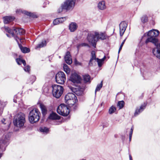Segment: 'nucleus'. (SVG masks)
<instances>
[{
    "label": "nucleus",
    "mask_w": 160,
    "mask_h": 160,
    "mask_svg": "<svg viewBox=\"0 0 160 160\" xmlns=\"http://www.w3.org/2000/svg\"><path fill=\"white\" fill-rule=\"evenodd\" d=\"M107 36L105 32L95 31L89 34L88 36V40L89 42L95 47L96 42L99 39H105Z\"/></svg>",
    "instance_id": "nucleus-1"
},
{
    "label": "nucleus",
    "mask_w": 160,
    "mask_h": 160,
    "mask_svg": "<svg viewBox=\"0 0 160 160\" xmlns=\"http://www.w3.org/2000/svg\"><path fill=\"white\" fill-rule=\"evenodd\" d=\"M26 122V115L22 112H19L14 117L13 123L16 127L21 128L24 125Z\"/></svg>",
    "instance_id": "nucleus-2"
},
{
    "label": "nucleus",
    "mask_w": 160,
    "mask_h": 160,
    "mask_svg": "<svg viewBox=\"0 0 160 160\" xmlns=\"http://www.w3.org/2000/svg\"><path fill=\"white\" fill-rule=\"evenodd\" d=\"M40 113L38 110L34 108L31 111L29 114L28 119L30 122L33 123L38 121L40 119Z\"/></svg>",
    "instance_id": "nucleus-3"
},
{
    "label": "nucleus",
    "mask_w": 160,
    "mask_h": 160,
    "mask_svg": "<svg viewBox=\"0 0 160 160\" xmlns=\"http://www.w3.org/2000/svg\"><path fill=\"white\" fill-rule=\"evenodd\" d=\"M52 88L53 96L57 98H59L63 93V87L59 85H53L52 86Z\"/></svg>",
    "instance_id": "nucleus-4"
},
{
    "label": "nucleus",
    "mask_w": 160,
    "mask_h": 160,
    "mask_svg": "<svg viewBox=\"0 0 160 160\" xmlns=\"http://www.w3.org/2000/svg\"><path fill=\"white\" fill-rule=\"evenodd\" d=\"M65 101L70 106L74 105L77 101V97L74 94L72 93H68L65 97Z\"/></svg>",
    "instance_id": "nucleus-5"
},
{
    "label": "nucleus",
    "mask_w": 160,
    "mask_h": 160,
    "mask_svg": "<svg viewBox=\"0 0 160 160\" xmlns=\"http://www.w3.org/2000/svg\"><path fill=\"white\" fill-rule=\"evenodd\" d=\"M57 112L63 116H67L70 112V110L67 106L64 104H61L58 108Z\"/></svg>",
    "instance_id": "nucleus-6"
},
{
    "label": "nucleus",
    "mask_w": 160,
    "mask_h": 160,
    "mask_svg": "<svg viewBox=\"0 0 160 160\" xmlns=\"http://www.w3.org/2000/svg\"><path fill=\"white\" fill-rule=\"evenodd\" d=\"M55 80L57 83L63 84L66 80L65 74L62 72H58L56 75Z\"/></svg>",
    "instance_id": "nucleus-7"
},
{
    "label": "nucleus",
    "mask_w": 160,
    "mask_h": 160,
    "mask_svg": "<svg viewBox=\"0 0 160 160\" xmlns=\"http://www.w3.org/2000/svg\"><path fill=\"white\" fill-rule=\"evenodd\" d=\"M76 0H67L62 4V7L65 9H72L74 6Z\"/></svg>",
    "instance_id": "nucleus-8"
},
{
    "label": "nucleus",
    "mask_w": 160,
    "mask_h": 160,
    "mask_svg": "<svg viewBox=\"0 0 160 160\" xmlns=\"http://www.w3.org/2000/svg\"><path fill=\"white\" fill-rule=\"evenodd\" d=\"M70 90L77 95L79 96L82 95L84 90V88L79 87H69Z\"/></svg>",
    "instance_id": "nucleus-9"
},
{
    "label": "nucleus",
    "mask_w": 160,
    "mask_h": 160,
    "mask_svg": "<svg viewBox=\"0 0 160 160\" xmlns=\"http://www.w3.org/2000/svg\"><path fill=\"white\" fill-rule=\"evenodd\" d=\"M81 80V77L75 73L72 74L70 78V80L74 84L80 83Z\"/></svg>",
    "instance_id": "nucleus-10"
},
{
    "label": "nucleus",
    "mask_w": 160,
    "mask_h": 160,
    "mask_svg": "<svg viewBox=\"0 0 160 160\" xmlns=\"http://www.w3.org/2000/svg\"><path fill=\"white\" fill-rule=\"evenodd\" d=\"M159 33V31L158 30L156 29H152L145 33L143 36H147L148 37H156L158 35Z\"/></svg>",
    "instance_id": "nucleus-11"
},
{
    "label": "nucleus",
    "mask_w": 160,
    "mask_h": 160,
    "mask_svg": "<svg viewBox=\"0 0 160 160\" xmlns=\"http://www.w3.org/2000/svg\"><path fill=\"white\" fill-rule=\"evenodd\" d=\"M128 24L125 22H122L119 24L120 35L121 36H122L123 35Z\"/></svg>",
    "instance_id": "nucleus-12"
},
{
    "label": "nucleus",
    "mask_w": 160,
    "mask_h": 160,
    "mask_svg": "<svg viewBox=\"0 0 160 160\" xmlns=\"http://www.w3.org/2000/svg\"><path fill=\"white\" fill-rule=\"evenodd\" d=\"M158 40L156 37H148L145 41V43L146 44H147L148 42H151L157 46V45L159 44L158 43Z\"/></svg>",
    "instance_id": "nucleus-13"
},
{
    "label": "nucleus",
    "mask_w": 160,
    "mask_h": 160,
    "mask_svg": "<svg viewBox=\"0 0 160 160\" xmlns=\"http://www.w3.org/2000/svg\"><path fill=\"white\" fill-rule=\"evenodd\" d=\"M152 52L155 56L160 59V43L157 44L156 47L153 49Z\"/></svg>",
    "instance_id": "nucleus-14"
},
{
    "label": "nucleus",
    "mask_w": 160,
    "mask_h": 160,
    "mask_svg": "<svg viewBox=\"0 0 160 160\" xmlns=\"http://www.w3.org/2000/svg\"><path fill=\"white\" fill-rule=\"evenodd\" d=\"M78 27L77 23L75 22H72L69 25V29L71 32H73L77 30Z\"/></svg>",
    "instance_id": "nucleus-15"
},
{
    "label": "nucleus",
    "mask_w": 160,
    "mask_h": 160,
    "mask_svg": "<svg viewBox=\"0 0 160 160\" xmlns=\"http://www.w3.org/2000/svg\"><path fill=\"white\" fill-rule=\"evenodd\" d=\"M64 59L67 64H70L72 63V60L69 52H66L64 57Z\"/></svg>",
    "instance_id": "nucleus-16"
},
{
    "label": "nucleus",
    "mask_w": 160,
    "mask_h": 160,
    "mask_svg": "<svg viewBox=\"0 0 160 160\" xmlns=\"http://www.w3.org/2000/svg\"><path fill=\"white\" fill-rule=\"evenodd\" d=\"M146 104L144 103L143 105H142L139 108H137L135 111L134 115L136 116L138 115L139 113L142 112L145 108Z\"/></svg>",
    "instance_id": "nucleus-17"
},
{
    "label": "nucleus",
    "mask_w": 160,
    "mask_h": 160,
    "mask_svg": "<svg viewBox=\"0 0 160 160\" xmlns=\"http://www.w3.org/2000/svg\"><path fill=\"white\" fill-rule=\"evenodd\" d=\"M66 20L65 17H62L56 18L53 21V24L54 25H57L60 23H62Z\"/></svg>",
    "instance_id": "nucleus-18"
},
{
    "label": "nucleus",
    "mask_w": 160,
    "mask_h": 160,
    "mask_svg": "<svg viewBox=\"0 0 160 160\" xmlns=\"http://www.w3.org/2000/svg\"><path fill=\"white\" fill-rule=\"evenodd\" d=\"M16 12L17 13H20L21 12H22L28 16H29L30 17H35V15H34L33 13H32L29 12H28L26 11H24L23 12H22V10L20 9H17L16 11Z\"/></svg>",
    "instance_id": "nucleus-19"
},
{
    "label": "nucleus",
    "mask_w": 160,
    "mask_h": 160,
    "mask_svg": "<svg viewBox=\"0 0 160 160\" xmlns=\"http://www.w3.org/2000/svg\"><path fill=\"white\" fill-rule=\"evenodd\" d=\"M98 8L101 10H103L106 8L105 3L104 1H102L99 2L98 6Z\"/></svg>",
    "instance_id": "nucleus-20"
},
{
    "label": "nucleus",
    "mask_w": 160,
    "mask_h": 160,
    "mask_svg": "<svg viewBox=\"0 0 160 160\" xmlns=\"http://www.w3.org/2000/svg\"><path fill=\"white\" fill-rule=\"evenodd\" d=\"M60 116L56 113L53 112L50 114L49 118L52 120H59L60 119Z\"/></svg>",
    "instance_id": "nucleus-21"
},
{
    "label": "nucleus",
    "mask_w": 160,
    "mask_h": 160,
    "mask_svg": "<svg viewBox=\"0 0 160 160\" xmlns=\"http://www.w3.org/2000/svg\"><path fill=\"white\" fill-rule=\"evenodd\" d=\"M3 18L4 23L6 24L12 21L14 19V18L11 16H6L4 17Z\"/></svg>",
    "instance_id": "nucleus-22"
},
{
    "label": "nucleus",
    "mask_w": 160,
    "mask_h": 160,
    "mask_svg": "<svg viewBox=\"0 0 160 160\" xmlns=\"http://www.w3.org/2000/svg\"><path fill=\"white\" fill-rule=\"evenodd\" d=\"M17 34L23 35L25 33V31L22 28H16L13 29Z\"/></svg>",
    "instance_id": "nucleus-23"
},
{
    "label": "nucleus",
    "mask_w": 160,
    "mask_h": 160,
    "mask_svg": "<svg viewBox=\"0 0 160 160\" xmlns=\"http://www.w3.org/2000/svg\"><path fill=\"white\" fill-rule=\"evenodd\" d=\"M83 80L85 83H90L91 79L90 76L88 74H85L83 76Z\"/></svg>",
    "instance_id": "nucleus-24"
},
{
    "label": "nucleus",
    "mask_w": 160,
    "mask_h": 160,
    "mask_svg": "<svg viewBox=\"0 0 160 160\" xmlns=\"http://www.w3.org/2000/svg\"><path fill=\"white\" fill-rule=\"evenodd\" d=\"M91 58L89 61V64H92V61L93 60H97V58H96L95 52L94 51H92L91 53Z\"/></svg>",
    "instance_id": "nucleus-25"
},
{
    "label": "nucleus",
    "mask_w": 160,
    "mask_h": 160,
    "mask_svg": "<svg viewBox=\"0 0 160 160\" xmlns=\"http://www.w3.org/2000/svg\"><path fill=\"white\" fill-rule=\"evenodd\" d=\"M9 137L8 136L7 137L6 136H3V138L1 141V143H2L5 145H7L8 144Z\"/></svg>",
    "instance_id": "nucleus-26"
},
{
    "label": "nucleus",
    "mask_w": 160,
    "mask_h": 160,
    "mask_svg": "<svg viewBox=\"0 0 160 160\" xmlns=\"http://www.w3.org/2000/svg\"><path fill=\"white\" fill-rule=\"evenodd\" d=\"M20 48L22 52L24 53H26L29 52L30 50L29 48L26 47H23L21 46L20 44H19Z\"/></svg>",
    "instance_id": "nucleus-27"
},
{
    "label": "nucleus",
    "mask_w": 160,
    "mask_h": 160,
    "mask_svg": "<svg viewBox=\"0 0 160 160\" xmlns=\"http://www.w3.org/2000/svg\"><path fill=\"white\" fill-rule=\"evenodd\" d=\"M106 58L105 56L102 59H99L98 58H97V61L98 62V66L99 67H100L103 63V62Z\"/></svg>",
    "instance_id": "nucleus-28"
},
{
    "label": "nucleus",
    "mask_w": 160,
    "mask_h": 160,
    "mask_svg": "<svg viewBox=\"0 0 160 160\" xmlns=\"http://www.w3.org/2000/svg\"><path fill=\"white\" fill-rule=\"evenodd\" d=\"M46 42L45 40H43L40 43L38 44L36 47L35 48L36 49H37L38 48H42L43 47L46 46Z\"/></svg>",
    "instance_id": "nucleus-29"
},
{
    "label": "nucleus",
    "mask_w": 160,
    "mask_h": 160,
    "mask_svg": "<svg viewBox=\"0 0 160 160\" xmlns=\"http://www.w3.org/2000/svg\"><path fill=\"white\" fill-rule=\"evenodd\" d=\"M40 107L42 110V113L43 115H45L47 113V109L45 106L42 104H41L40 105Z\"/></svg>",
    "instance_id": "nucleus-30"
},
{
    "label": "nucleus",
    "mask_w": 160,
    "mask_h": 160,
    "mask_svg": "<svg viewBox=\"0 0 160 160\" xmlns=\"http://www.w3.org/2000/svg\"><path fill=\"white\" fill-rule=\"evenodd\" d=\"M40 131L44 134H47L49 132V129L45 127H42L40 128Z\"/></svg>",
    "instance_id": "nucleus-31"
},
{
    "label": "nucleus",
    "mask_w": 160,
    "mask_h": 160,
    "mask_svg": "<svg viewBox=\"0 0 160 160\" xmlns=\"http://www.w3.org/2000/svg\"><path fill=\"white\" fill-rule=\"evenodd\" d=\"M16 62L19 65L21 64L22 63L24 66L26 65V62L24 60L20 58H17L16 59Z\"/></svg>",
    "instance_id": "nucleus-32"
},
{
    "label": "nucleus",
    "mask_w": 160,
    "mask_h": 160,
    "mask_svg": "<svg viewBox=\"0 0 160 160\" xmlns=\"http://www.w3.org/2000/svg\"><path fill=\"white\" fill-rule=\"evenodd\" d=\"M64 71L67 73L69 74L70 72V69L66 64H64L63 66Z\"/></svg>",
    "instance_id": "nucleus-33"
},
{
    "label": "nucleus",
    "mask_w": 160,
    "mask_h": 160,
    "mask_svg": "<svg viewBox=\"0 0 160 160\" xmlns=\"http://www.w3.org/2000/svg\"><path fill=\"white\" fill-rule=\"evenodd\" d=\"M116 110V108L115 107L113 106H112L109 109V113L110 114H112L114 113Z\"/></svg>",
    "instance_id": "nucleus-34"
},
{
    "label": "nucleus",
    "mask_w": 160,
    "mask_h": 160,
    "mask_svg": "<svg viewBox=\"0 0 160 160\" xmlns=\"http://www.w3.org/2000/svg\"><path fill=\"white\" fill-rule=\"evenodd\" d=\"M124 105V102L123 101H122L118 102L117 104V106L119 107V109H121L123 107Z\"/></svg>",
    "instance_id": "nucleus-35"
},
{
    "label": "nucleus",
    "mask_w": 160,
    "mask_h": 160,
    "mask_svg": "<svg viewBox=\"0 0 160 160\" xmlns=\"http://www.w3.org/2000/svg\"><path fill=\"white\" fill-rule=\"evenodd\" d=\"M102 81L99 84H98L97 86V87L96 88L95 91V93H96V92L97 91H99L102 88Z\"/></svg>",
    "instance_id": "nucleus-36"
},
{
    "label": "nucleus",
    "mask_w": 160,
    "mask_h": 160,
    "mask_svg": "<svg viewBox=\"0 0 160 160\" xmlns=\"http://www.w3.org/2000/svg\"><path fill=\"white\" fill-rule=\"evenodd\" d=\"M5 29L6 32H8L12 36H14V33L12 32V30L9 28L8 27H5Z\"/></svg>",
    "instance_id": "nucleus-37"
},
{
    "label": "nucleus",
    "mask_w": 160,
    "mask_h": 160,
    "mask_svg": "<svg viewBox=\"0 0 160 160\" xmlns=\"http://www.w3.org/2000/svg\"><path fill=\"white\" fill-rule=\"evenodd\" d=\"M141 20L143 23H145L148 21V17L147 16H144L141 18Z\"/></svg>",
    "instance_id": "nucleus-38"
},
{
    "label": "nucleus",
    "mask_w": 160,
    "mask_h": 160,
    "mask_svg": "<svg viewBox=\"0 0 160 160\" xmlns=\"http://www.w3.org/2000/svg\"><path fill=\"white\" fill-rule=\"evenodd\" d=\"M36 79V78L34 76L32 75L30 77V79L31 82L32 84L35 81Z\"/></svg>",
    "instance_id": "nucleus-39"
},
{
    "label": "nucleus",
    "mask_w": 160,
    "mask_h": 160,
    "mask_svg": "<svg viewBox=\"0 0 160 160\" xmlns=\"http://www.w3.org/2000/svg\"><path fill=\"white\" fill-rule=\"evenodd\" d=\"M24 71L26 72H29L30 70V67L29 66H27L24 68Z\"/></svg>",
    "instance_id": "nucleus-40"
},
{
    "label": "nucleus",
    "mask_w": 160,
    "mask_h": 160,
    "mask_svg": "<svg viewBox=\"0 0 160 160\" xmlns=\"http://www.w3.org/2000/svg\"><path fill=\"white\" fill-rule=\"evenodd\" d=\"M126 40V39H125L123 41V42H122L120 47H119V50H118V53H119L120 51L122 49V47L125 42Z\"/></svg>",
    "instance_id": "nucleus-41"
},
{
    "label": "nucleus",
    "mask_w": 160,
    "mask_h": 160,
    "mask_svg": "<svg viewBox=\"0 0 160 160\" xmlns=\"http://www.w3.org/2000/svg\"><path fill=\"white\" fill-rule=\"evenodd\" d=\"M14 38H15V40L17 41V42H18V43H19L18 40H20V41L21 42H22V39H19V38L18 37H14Z\"/></svg>",
    "instance_id": "nucleus-42"
},
{
    "label": "nucleus",
    "mask_w": 160,
    "mask_h": 160,
    "mask_svg": "<svg viewBox=\"0 0 160 160\" xmlns=\"http://www.w3.org/2000/svg\"><path fill=\"white\" fill-rule=\"evenodd\" d=\"M63 9H65L64 8H63L62 4L61 6V8H59L58 10V12L60 13V12H61L62 11Z\"/></svg>",
    "instance_id": "nucleus-43"
},
{
    "label": "nucleus",
    "mask_w": 160,
    "mask_h": 160,
    "mask_svg": "<svg viewBox=\"0 0 160 160\" xmlns=\"http://www.w3.org/2000/svg\"><path fill=\"white\" fill-rule=\"evenodd\" d=\"M17 96H15L14 97L13 101H14V102L15 103H17L18 102H19V101L18 100H17Z\"/></svg>",
    "instance_id": "nucleus-44"
},
{
    "label": "nucleus",
    "mask_w": 160,
    "mask_h": 160,
    "mask_svg": "<svg viewBox=\"0 0 160 160\" xmlns=\"http://www.w3.org/2000/svg\"><path fill=\"white\" fill-rule=\"evenodd\" d=\"M81 46L82 47H85V46H88V44L85 43H80Z\"/></svg>",
    "instance_id": "nucleus-45"
},
{
    "label": "nucleus",
    "mask_w": 160,
    "mask_h": 160,
    "mask_svg": "<svg viewBox=\"0 0 160 160\" xmlns=\"http://www.w3.org/2000/svg\"><path fill=\"white\" fill-rule=\"evenodd\" d=\"M133 129H134V128H133V127H132L131 129V131H130V133H129V136H132Z\"/></svg>",
    "instance_id": "nucleus-46"
},
{
    "label": "nucleus",
    "mask_w": 160,
    "mask_h": 160,
    "mask_svg": "<svg viewBox=\"0 0 160 160\" xmlns=\"http://www.w3.org/2000/svg\"><path fill=\"white\" fill-rule=\"evenodd\" d=\"M81 47H82L81 46L80 43L78 44L77 46V48L78 50Z\"/></svg>",
    "instance_id": "nucleus-47"
},
{
    "label": "nucleus",
    "mask_w": 160,
    "mask_h": 160,
    "mask_svg": "<svg viewBox=\"0 0 160 160\" xmlns=\"http://www.w3.org/2000/svg\"><path fill=\"white\" fill-rule=\"evenodd\" d=\"M75 64H76V65H82V63L79 62H78L77 61H76L75 62Z\"/></svg>",
    "instance_id": "nucleus-48"
},
{
    "label": "nucleus",
    "mask_w": 160,
    "mask_h": 160,
    "mask_svg": "<svg viewBox=\"0 0 160 160\" xmlns=\"http://www.w3.org/2000/svg\"><path fill=\"white\" fill-rule=\"evenodd\" d=\"M48 90V88H46L44 89V91L45 92H47V91Z\"/></svg>",
    "instance_id": "nucleus-49"
},
{
    "label": "nucleus",
    "mask_w": 160,
    "mask_h": 160,
    "mask_svg": "<svg viewBox=\"0 0 160 160\" xmlns=\"http://www.w3.org/2000/svg\"><path fill=\"white\" fill-rule=\"evenodd\" d=\"M129 158L130 160H132L131 155H129Z\"/></svg>",
    "instance_id": "nucleus-50"
},
{
    "label": "nucleus",
    "mask_w": 160,
    "mask_h": 160,
    "mask_svg": "<svg viewBox=\"0 0 160 160\" xmlns=\"http://www.w3.org/2000/svg\"><path fill=\"white\" fill-rule=\"evenodd\" d=\"M132 136H129V140L130 141L131 140V138H132Z\"/></svg>",
    "instance_id": "nucleus-51"
},
{
    "label": "nucleus",
    "mask_w": 160,
    "mask_h": 160,
    "mask_svg": "<svg viewBox=\"0 0 160 160\" xmlns=\"http://www.w3.org/2000/svg\"><path fill=\"white\" fill-rule=\"evenodd\" d=\"M5 121V120L4 119L3 120H2V121L3 123H4V122Z\"/></svg>",
    "instance_id": "nucleus-52"
},
{
    "label": "nucleus",
    "mask_w": 160,
    "mask_h": 160,
    "mask_svg": "<svg viewBox=\"0 0 160 160\" xmlns=\"http://www.w3.org/2000/svg\"><path fill=\"white\" fill-rule=\"evenodd\" d=\"M6 34L7 36L8 37H10V36L9 35V34Z\"/></svg>",
    "instance_id": "nucleus-53"
},
{
    "label": "nucleus",
    "mask_w": 160,
    "mask_h": 160,
    "mask_svg": "<svg viewBox=\"0 0 160 160\" xmlns=\"http://www.w3.org/2000/svg\"><path fill=\"white\" fill-rule=\"evenodd\" d=\"M2 154L1 153H0V158L2 157Z\"/></svg>",
    "instance_id": "nucleus-54"
},
{
    "label": "nucleus",
    "mask_w": 160,
    "mask_h": 160,
    "mask_svg": "<svg viewBox=\"0 0 160 160\" xmlns=\"http://www.w3.org/2000/svg\"><path fill=\"white\" fill-rule=\"evenodd\" d=\"M1 112H0V114H1Z\"/></svg>",
    "instance_id": "nucleus-55"
}]
</instances>
